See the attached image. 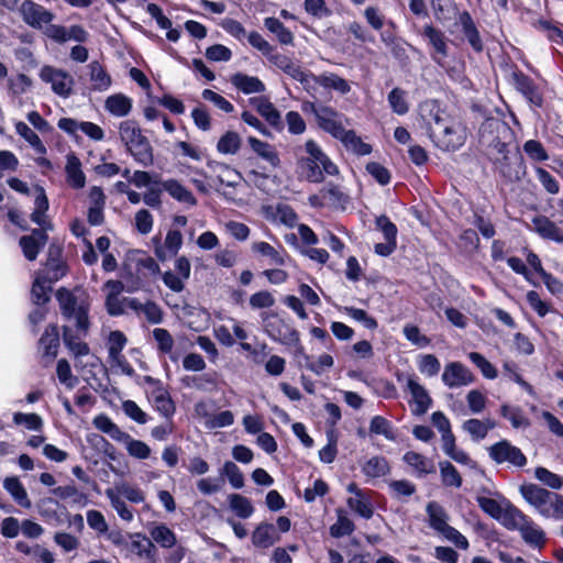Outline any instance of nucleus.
<instances>
[{
  "label": "nucleus",
  "instance_id": "72a5a7b5",
  "mask_svg": "<svg viewBox=\"0 0 563 563\" xmlns=\"http://www.w3.org/2000/svg\"><path fill=\"white\" fill-rule=\"evenodd\" d=\"M442 450L450 459L456 463L468 466L471 468H476V462L473 461L465 451L457 448L454 435L442 440Z\"/></svg>",
  "mask_w": 563,
  "mask_h": 563
},
{
  "label": "nucleus",
  "instance_id": "f704fd0d",
  "mask_svg": "<svg viewBox=\"0 0 563 563\" xmlns=\"http://www.w3.org/2000/svg\"><path fill=\"white\" fill-rule=\"evenodd\" d=\"M208 167L217 174L219 183L225 186L234 187L241 179L240 173L224 163L210 161Z\"/></svg>",
  "mask_w": 563,
  "mask_h": 563
},
{
  "label": "nucleus",
  "instance_id": "7ed1b4c3",
  "mask_svg": "<svg viewBox=\"0 0 563 563\" xmlns=\"http://www.w3.org/2000/svg\"><path fill=\"white\" fill-rule=\"evenodd\" d=\"M120 142L133 159L143 167H150L154 163L153 147L142 129L134 120L121 121L118 125Z\"/></svg>",
  "mask_w": 563,
  "mask_h": 563
},
{
  "label": "nucleus",
  "instance_id": "680f3d73",
  "mask_svg": "<svg viewBox=\"0 0 563 563\" xmlns=\"http://www.w3.org/2000/svg\"><path fill=\"white\" fill-rule=\"evenodd\" d=\"M534 477L551 489L559 490L563 487V476L539 466L534 470Z\"/></svg>",
  "mask_w": 563,
  "mask_h": 563
},
{
  "label": "nucleus",
  "instance_id": "393cba45",
  "mask_svg": "<svg viewBox=\"0 0 563 563\" xmlns=\"http://www.w3.org/2000/svg\"><path fill=\"white\" fill-rule=\"evenodd\" d=\"M183 245V235L178 230H169L163 245L155 249V255L159 261H167L177 255Z\"/></svg>",
  "mask_w": 563,
  "mask_h": 563
},
{
  "label": "nucleus",
  "instance_id": "69168bd1",
  "mask_svg": "<svg viewBox=\"0 0 563 563\" xmlns=\"http://www.w3.org/2000/svg\"><path fill=\"white\" fill-rule=\"evenodd\" d=\"M439 467H440V474H441L442 482L445 486H451V487H456V488L461 487L462 477L459 474V472L454 465H452L448 461H443V462L439 463Z\"/></svg>",
  "mask_w": 563,
  "mask_h": 563
},
{
  "label": "nucleus",
  "instance_id": "c85d7f7f",
  "mask_svg": "<svg viewBox=\"0 0 563 563\" xmlns=\"http://www.w3.org/2000/svg\"><path fill=\"white\" fill-rule=\"evenodd\" d=\"M247 143L252 151L271 167L276 168L279 166L280 159L278 153L272 144L261 141L254 136H249Z\"/></svg>",
  "mask_w": 563,
  "mask_h": 563
},
{
  "label": "nucleus",
  "instance_id": "f8f14e48",
  "mask_svg": "<svg viewBox=\"0 0 563 563\" xmlns=\"http://www.w3.org/2000/svg\"><path fill=\"white\" fill-rule=\"evenodd\" d=\"M406 390L410 394L409 406L412 415H424L432 405L428 390L419 383L418 377L408 375L406 377Z\"/></svg>",
  "mask_w": 563,
  "mask_h": 563
},
{
  "label": "nucleus",
  "instance_id": "4d7b16f0",
  "mask_svg": "<svg viewBox=\"0 0 563 563\" xmlns=\"http://www.w3.org/2000/svg\"><path fill=\"white\" fill-rule=\"evenodd\" d=\"M229 504L231 510L240 518L246 519L252 516L254 508L249 498L232 494L229 496Z\"/></svg>",
  "mask_w": 563,
  "mask_h": 563
},
{
  "label": "nucleus",
  "instance_id": "e433bc0d",
  "mask_svg": "<svg viewBox=\"0 0 563 563\" xmlns=\"http://www.w3.org/2000/svg\"><path fill=\"white\" fill-rule=\"evenodd\" d=\"M52 284L53 283L46 278V275L36 274L31 289L32 301L35 305L42 306L49 300Z\"/></svg>",
  "mask_w": 563,
  "mask_h": 563
},
{
  "label": "nucleus",
  "instance_id": "f03ea898",
  "mask_svg": "<svg viewBox=\"0 0 563 563\" xmlns=\"http://www.w3.org/2000/svg\"><path fill=\"white\" fill-rule=\"evenodd\" d=\"M48 199L43 187L35 188L34 210L31 213V220L40 227L32 231L30 235L20 239V246L26 260L34 261L41 249L47 241L45 231L51 229L46 213L48 211Z\"/></svg>",
  "mask_w": 563,
  "mask_h": 563
},
{
  "label": "nucleus",
  "instance_id": "338daca9",
  "mask_svg": "<svg viewBox=\"0 0 563 563\" xmlns=\"http://www.w3.org/2000/svg\"><path fill=\"white\" fill-rule=\"evenodd\" d=\"M418 368L421 374L433 377L440 372L441 364L433 354H423L418 358Z\"/></svg>",
  "mask_w": 563,
  "mask_h": 563
},
{
  "label": "nucleus",
  "instance_id": "052dcab7",
  "mask_svg": "<svg viewBox=\"0 0 563 563\" xmlns=\"http://www.w3.org/2000/svg\"><path fill=\"white\" fill-rule=\"evenodd\" d=\"M113 489L119 496L125 497L133 504H141L145 500V493L137 486L126 482L118 483Z\"/></svg>",
  "mask_w": 563,
  "mask_h": 563
},
{
  "label": "nucleus",
  "instance_id": "a19ab883",
  "mask_svg": "<svg viewBox=\"0 0 563 563\" xmlns=\"http://www.w3.org/2000/svg\"><path fill=\"white\" fill-rule=\"evenodd\" d=\"M242 146V137L235 131H227L217 143V151L223 155H235Z\"/></svg>",
  "mask_w": 563,
  "mask_h": 563
},
{
  "label": "nucleus",
  "instance_id": "58836bf2",
  "mask_svg": "<svg viewBox=\"0 0 563 563\" xmlns=\"http://www.w3.org/2000/svg\"><path fill=\"white\" fill-rule=\"evenodd\" d=\"M344 146L352 153L364 156L372 152V146L355 134L352 130H344L342 135L338 137Z\"/></svg>",
  "mask_w": 563,
  "mask_h": 563
},
{
  "label": "nucleus",
  "instance_id": "1a4fd4ad",
  "mask_svg": "<svg viewBox=\"0 0 563 563\" xmlns=\"http://www.w3.org/2000/svg\"><path fill=\"white\" fill-rule=\"evenodd\" d=\"M64 342L74 355L76 367H96L99 358L90 352V347L79 334H74L70 325L64 327Z\"/></svg>",
  "mask_w": 563,
  "mask_h": 563
},
{
  "label": "nucleus",
  "instance_id": "a211bd4d",
  "mask_svg": "<svg viewBox=\"0 0 563 563\" xmlns=\"http://www.w3.org/2000/svg\"><path fill=\"white\" fill-rule=\"evenodd\" d=\"M423 36L432 47V59L437 64L443 65V60L448 57V44L444 33L432 25L427 24L423 27Z\"/></svg>",
  "mask_w": 563,
  "mask_h": 563
},
{
  "label": "nucleus",
  "instance_id": "c756f323",
  "mask_svg": "<svg viewBox=\"0 0 563 563\" xmlns=\"http://www.w3.org/2000/svg\"><path fill=\"white\" fill-rule=\"evenodd\" d=\"M205 409L203 404L196 405V412L205 418V427L208 429H219L230 427L234 423V415L230 410H223L217 413L208 415L202 413Z\"/></svg>",
  "mask_w": 563,
  "mask_h": 563
},
{
  "label": "nucleus",
  "instance_id": "3c124183",
  "mask_svg": "<svg viewBox=\"0 0 563 563\" xmlns=\"http://www.w3.org/2000/svg\"><path fill=\"white\" fill-rule=\"evenodd\" d=\"M264 25L269 32L276 35L282 44L288 45L292 43V33L278 19L272 16L266 18Z\"/></svg>",
  "mask_w": 563,
  "mask_h": 563
},
{
  "label": "nucleus",
  "instance_id": "13d9d810",
  "mask_svg": "<svg viewBox=\"0 0 563 563\" xmlns=\"http://www.w3.org/2000/svg\"><path fill=\"white\" fill-rule=\"evenodd\" d=\"M500 415L508 419L515 429L528 428L530 426L529 420L519 407H511L505 404L500 407Z\"/></svg>",
  "mask_w": 563,
  "mask_h": 563
},
{
  "label": "nucleus",
  "instance_id": "ddd939ff",
  "mask_svg": "<svg viewBox=\"0 0 563 563\" xmlns=\"http://www.w3.org/2000/svg\"><path fill=\"white\" fill-rule=\"evenodd\" d=\"M311 112L323 131L335 139L342 135L345 130L342 114L328 106H311Z\"/></svg>",
  "mask_w": 563,
  "mask_h": 563
},
{
  "label": "nucleus",
  "instance_id": "4468645a",
  "mask_svg": "<svg viewBox=\"0 0 563 563\" xmlns=\"http://www.w3.org/2000/svg\"><path fill=\"white\" fill-rule=\"evenodd\" d=\"M57 126L70 136H77V132L80 131L96 142L104 139V131L93 122L62 118L58 120Z\"/></svg>",
  "mask_w": 563,
  "mask_h": 563
},
{
  "label": "nucleus",
  "instance_id": "f257e3e1",
  "mask_svg": "<svg viewBox=\"0 0 563 563\" xmlns=\"http://www.w3.org/2000/svg\"><path fill=\"white\" fill-rule=\"evenodd\" d=\"M420 118L430 139L443 151H456L466 140V130L455 118L448 114L435 100L419 106Z\"/></svg>",
  "mask_w": 563,
  "mask_h": 563
},
{
  "label": "nucleus",
  "instance_id": "bb28decb",
  "mask_svg": "<svg viewBox=\"0 0 563 563\" xmlns=\"http://www.w3.org/2000/svg\"><path fill=\"white\" fill-rule=\"evenodd\" d=\"M312 84L319 85L327 90L336 91L340 95H346L351 91L350 82L334 73L314 75Z\"/></svg>",
  "mask_w": 563,
  "mask_h": 563
},
{
  "label": "nucleus",
  "instance_id": "39448f33",
  "mask_svg": "<svg viewBox=\"0 0 563 563\" xmlns=\"http://www.w3.org/2000/svg\"><path fill=\"white\" fill-rule=\"evenodd\" d=\"M305 148L308 156L300 159V168L309 181L321 183L324 174L330 176L339 174L338 166L314 141H307Z\"/></svg>",
  "mask_w": 563,
  "mask_h": 563
},
{
  "label": "nucleus",
  "instance_id": "a18cd8bd",
  "mask_svg": "<svg viewBox=\"0 0 563 563\" xmlns=\"http://www.w3.org/2000/svg\"><path fill=\"white\" fill-rule=\"evenodd\" d=\"M404 461L420 475H426L434 472L433 461L418 452L409 451L405 453Z\"/></svg>",
  "mask_w": 563,
  "mask_h": 563
},
{
  "label": "nucleus",
  "instance_id": "c03bdc74",
  "mask_svg": "<svg viewBox=\"0 0 563 563\" xmlns=\"http://www.w3.org/2000/svg\"><path fill=\"white\" fill-rule=\"evenodd\" d=\"M276 540L277 534L274 526L271 523L260 525L252 536V541L254 545L263 549L272 547L276 542Z\"/></svg>",
  "mask_w": 563,
  "mask_h": 563
},
{
  "label": "nucleus",
  "instance_id": "7c9ffc66",
  "mask_svg": "<svg viewBox=\"0 0 563 563\" xmlns=\"http://www.w3.org/2000/svg\"><path fill=\"white\" fill-rule=\"evenodd\" d=\"M132 99L124 93H113L104 101V109L113 117L124 118L132 110Z\"/></svg>",
  "mask_w": 563,
  "mask_h": 563
},
{
  "label": "nucleus",
  "instance_id": "412c9836",
  "mask_svg": "<svg viewBox=\"0 0 563 563\" xmlns=\"http://www.w3.org/2000/svg\"><path fill=\"white\" fill-rule=\"evenodd\" d=\"M514 80L517 90L520 91L532 106L538 108L542 107L543 97L532 79L522 73H518L514 75Z\"/></svg>",
  "mask_w": 563,
  "mask_h": 563
},
{
  "label": "nucleus",
  "instance_id": "a878e982",
  "mask_svg": "<svg viewBox=\"0 0 563 563\" xmlns=\"http://www.w3.org/2000/svg\"><path fill=\"white\" fill-rule=\"evenodd\" d=\"M128 303L131 305L137 317H144L150 323L158 324L163 321L164 313L161 307L151 300L141 302L139 299L130 300Z\"/></svg>",
  "mask_w": 563,
  "mask_h": 563
},
{
  "label": "nucleus",
  "instance_id": "774afa93",
  "mask_svg": "<svg viewBox=\"0 0 563 563\" xmlns=\"http://www.w3.org/2000/svg\"><path fill=\"white\" fill-rule=\"evenodd\" d=\"M371 433L384 435L387 440H395L396 435L393 431L390 422L382 416H375L369 423Z\"/></svg>",
  "mask_w": 563,
  "mask_h": 563
},
{
  "label": "nucleus",
  "instance_id": "2f4dec72",
  "mask_svg": "<svg viewBox=\"0 0 563 563\" xmlns=\"http://www.w3.org/2000/svg\"><path fill=\"white\" fill-rule=\"evenodd\" d=\"M522 540L533 548H541L545 543V532L529 516L519 530Z\"/></svg>",
  "mask_w": 563,
  "mask_h": 563
},
{
  "label": "nucleus",
  "instance_id": "0eeeda50",
  "mask_svg": "<svg viewBox=\"0 0 563 563\" xmlns=\"http://www.w3.org/2000/svg\"><path fill=\"white\" fill-rule=\"evenodd\" d=\"M426 511L429 518V526L434 531L459 549L466 550L468 548L467 539L459 530L449 525V515L440 504L430 501L427 505Z\"/></svg>",
  "mask_w": 563,
  "mask_h": 563
},
{
  "label": "nucleus",
  "instance_id": "09e8293b",
  "mask_svg": "<svg viewBox=\"0 0 563 563\" xmlns=\"http://www.w3.org/2000/svg\"><path fill=\"white\" fill-rule=\"evenodd\" d=\"M476 500L481 509L497 521L506 508V504L509 503V500L505 498L497 500L485 496H478Z\"/></svg>",
  "mask_w": 563,
  "mask_h": 563
},
{
  "label": "nucleus",
  "instance_id": "6ab92c4d",
  "mask_svg": "<svg viewBox=\"0 0 563 563\" xmlns=\"http://www.w3.org/2000/svg\"><path fill=\"white\" fill-rule=\"evenodd\" d=\"M162 188L166 191L174 200L179 203L185 205L186 207H195L197 205V199L194 194L179 180L169 178L162 181Z\"/></svg>",
  "mask_w": 563,
  "mask_h": 563
},
{
  "label": "nucleus",
  "instance_id": "37998d69",
  "mask_svg": "<svg viewBox=\"0 0 563 563\" xmlns=\"http://www.w3.org/2000/svg\"><path fill=\"white\" fill-rule=\"evenodd\" d=\"M153 338L156 342L157 350L162 354H168L172 362L178 361V355L173 353L174 339L172 334L164 328H155L152 331Z\"/></svg>",
  "mask_w": 563,
  "mask_h": 563
},
{
  "label": "nucleus",
  "instance_id": "8fccbe9b",
  "mask_svg": "<svg viewBox=\"0 0 563 563\" xmlns=\"http://www.w3.org/2000/svg\"><path fill=\"white\" fill-rule=\"evenodd\" d=\"M151 538L162 548H173L176 542V534L165 525H157L150 530Z\"/></svg>",
  "mask_w": 563,
  "mask_h": 563
},
{
  "label": "nucleus",
  "instance_id": "bf43d9fd",
  "mask_svg": "<svg viewBox=\"0 0 563 563\" xmlns=\"http://www.w3.org/2000/svg\"><path fill=\"white\" fill-rule=\"evenodd\" d=\"M336 512L338 520L330 527V534L334 538H341L351 534L355 528L353 521L346 516L344 510L339 509Z\"/></svg>",
  "mask_w": 563,
  "mask_h": 563
},
{
  "label": "nucleus",
  "instance_id": "e2e57ef3",
  "mask_svg": "<svg viewBox=\"0 0 563 563\" xmlns=\"http://www.w3.org/2000/svg\"><path fill=\"white\" fill-rule=\"evenodd\" d=\"M220 474L227 477L233 488L240 489L244 486V475L235 463L231 461L224 462Z\"/></svg>",
  "mask_w": 563,
  "mask_h": 563
},
{
  "label": "nucleus",
  "instance_id": "79ce46f5",
  "mask_svg": "<svg viewBox=\"0 0 563 563\" xmlns=\"http://www.w3.org/2000/svg\"><path fill=\"white\" fill-rule=\"evenodd\" d=\"M460 22L463 33L472 48L476 52H482L483 43L471 15L467 12H463L460 16Z\"/></svg>",
  "mask_w": 563,
  "mask_h": 563
},
{
  "label": "nucleus",
  "instance_id": "473e14b6",
  "mask_svg": "<svg viewBox=\"0 0 563 563\" xmlns=\"http://www.w3.org/2000/svg\"><path fill=\"white\" fill-rule=\"evenodd\" d=\"M528 516L523 514L520 509L514 506L510 501L506 504V508L504 509L498 522L503 525L508 530H517L519 531L522 528L523 522Z\"/></svg>",
  "mask_w": 563,
  "mask_h": 563
},
{
  "label": "nucleus",
  "instance_id": "4c0bfd02",
  "mask_svg": "<svg viewBox=\"0 0 563 563\" xmlns=\"http://www.w3.org/2000/svg\"><path fill=\"white\" fill-rule=\"evenodd\" d=\"M4 489L11 495L14 501L23 508L31 507V500L27 496L26 489L15 476L7 477L3 481Z\"/></svg>",
  "mask_w": 563,
  "mask_h": 563
},
{
  "label": "nucleus",
  "instance_id": "dca6fc26",
  "mask_svg": "<svg viewBox=\"0 0 563 563\" xmlns=\"http://www.w3.org/2000/svg\"><path fill=\"white\" fill-rule=\"evenodd\" d=\"M473 373L460 362H450L444 366L442 382L449 388H460L474 382Z\"/></svg>",
  "mask_w": 563,
  "mask_h": 563
},
{
  "label": "nucleus",
  "instance_id": "5fc2aeb1",
  "mask_svg": "<svg viewBox=\"0 0 563 563\" xmlns=\"http://www.w3.org/2000/svg\"><path fill=\"white\" fill-rule=\"evenodd\" d=\"M389 107L393 112L398 115H404L409 111V103L407 101V92L400 88H394L387 96Z\"/></svg>",
  "mask_w": 563,
  "mask_h": 563
},
{
  "label": "nucleus",
  "instance_id": "cd10ccee",
  "mask_svg": "<svg viewBox=\"0 0 563 563\" xmlns=\"http://www.w3.org/2000/svg\"><path fill=\"white\" fill-rule=\"evenodd\" d=\"M230 82L244 95L261 93L266 89L265 84L260 78L242 73L232 75Z\"/></svg>",
  "mask_w": 563,
  "mask_h": 563
},
{
  "label": "nucleus",
  "instance_id": "9b49d317",
  "mask_svg": "<svg viewBox=\"0 0 563 563\" xmlns=\"http://www.w3.org/2000/svg\"><path fill=\"white\" fill-rule=\"evenodd\" d=\"M489 457L497 464L521 468L527 464V457L522 451L507 440H501L488 449Z\"/></svg>",
  "mask_w": 563,
  "mask_h": 563
},
{
  "label": "nucleus",
  "instance_id": "b1692460",
  "mask_svg": "<svg viewBox=\"0 0 563 563\" xmlns=\"http://www.w3.org/2000/svg\"><path fill=\"white\" fill-rule=\"evenodd\" d=\"M87 69L92 90L102 92L111 87V76L99 62L93 60L89 63Z\"/></svg>",
  "mask_w": 563,
  "mask_h": 563
},
{
  "label": "nucleus",
  "instance_id": "49530a36",
  "mask_svg": "<svg viewBox=\"0 0 563 563\" xmlns=\"http://www.w3.org/2000/svg\"><path fill=\"white\" fill-rule=\"evenodd\" d=\"M494 428L495 422L490 419L484 421L478 419H468L463 423V430L476 441L483 440L487 435L488 431Z\"/></svg>",
  "mask_w": 563,
  "mask_h": 563
},
{
  "label": "nucleus",
  "instance_id": "423d86ee",
  "mask_svg": "<svg viewBox=\"0 0 563 563\" xmlns=\"http://www.w3.org/2000/svg\"><path fill=\"white\" fill-rule=\"evenodd\" d=\"M260 317L263 331L271 340L288 347H296L302 351L299 332L292 325L273 311H263Z\"/></svg>",
  "mask_w": 563,
  "mask_h": 563
},
{
  "label": "nucleus",
  "instance_id": "6e6d98bb",
  "mask_svg": "<svg viewBox=\"0 0 563 563\" xmlns=\"http://www.w3.org/2000/svg\"><path fill=\"white\" fill-rule=\"evenodd\" d=\"M362 471L365 476L376 478L386 475L389 471V465L386 459L374 456L363 465Z\"/></svg>",
  "mask_w": 563,
  "mask_h": 563
},
{
  "label": "nucleus",
  "instance_id": "0e129e2a",
  "mask_svg": "<svg viewBox=\"0 0 563 563\" xmlns=\"http://www.w3.org/2000/svg\"><path fill=\"white\" fill-rule=\"evenodd\" d=\"M128 338L122 331H110L106 341L108 356L122 354V351L124 350Z\"/></svg>",
  "mask_w": 563,
  "mask_h": 563
},
{
  "label": "nucleus",
  "instance_id": "ea45409f",
  "mask_svg": "<svg viewBox=\"0 0 563 563\" xmlns=\"http://www.w3.org/2000/svg\"><path fill=\"white\" fill-rule=\"evenodd\" d=\"M14 125L15 132L27 142L36 154L45 155L47 153V148L40 136L25 122L18 121Z\"/></svg>",
  "mask_w": 563,
  "mask_h": 563
},
{
  "label": "nucleus",
  "instance_id": "5701e85b",
  "mask_svg": "<svg viewBox=\"0 0 563 563\" xmlns=\"http://www.w3.org/2000/svg\"><path fill=\"white\" fill-rule=\"evenodd\" d=\"M252 251L269 260V264L286 266L290 262V257L287 255L284 247L276 249L267 242H254L252 244Z\"/></svg>",
  "mask_w": 563,
  "mask_h": 563
},
{
  "label": "nucleus",
  "instance_id": "c9c22d12",
  "mask_svg": "<svg viewBox=\"0 0 563 563\" xmlns=\"http://www.w3.org/2000/svg\"><path fill=\"white\" fill-rule=\"evenodd\" d=\"M251 103L256 111L272 125L278 126L282 123L279 111L275 106L265 97L252 98Z\"/></svg>",
  "mask_w": 563,
  "mask_h": 563
},
{
  "label": "nucleus",
  "instance_id": "20e7f679",
  "mask_svg": "<svg viewBox=\"0 0 563 563\" xmlns=\"http://www.w3.org/2000/svg\"><path fill=\"white\" fill-rule=\"evenodd\" d=\"M523 499L544 519L563 520V495L550 492L537 484L520 487Z\"/></svg>",
  "mask_w": 563,
  "mask_h": 563
},
{
  "label": "nucleus",
  "instance_id": "6e6552de",
  "mask_svg": "<svg viewBox=\"0 0 563 563\" xmlns=\"http://www.w3.org/2000/svg\"><path fill=\"white\" fill-rule=\"evenodd\" d=\"M56 298L59 302L62 313L68 321L74 322L76 329L86 334L89 321H88V306L82 299H78L67 289H59L56 294Z\"/></svg>",
  "mask_w": 563,
  "mask_h": 563
},
{
  "label": "nucleus",
  "instance_id": "4be33fe9",
  "mask_svg": "<svg viewBox=\"0 0 563 563\" xmlns=\"http://www.w3.org/2000/svg\"><path fill=\"white\" fill-rule=\"evenodd\" d=\"M532 230L542 239L550 240L560 244L563 243V231L547 217H534L532 220Z\"/></svg>",
  "mask_w": 563,
  "mask_h": 563
},
{
  "label": "nucleus",
  "instance_id": "aec40b11",
  "mask_svg": "<svg viewBox=\"0 0 563 563\" xmlns=\"http://www.w3.org/2000/svg\"><path fill=\"white\" fill-rule=\"evenodd\" d=\"M65 174L69 187L73 189H81L85 187L86 175L82 170V164L74 153H69L66 156Z\"/></svg>",
  "mask_w": 563,
  "mask_h": 563
},
{
  "label": "nucleus",
  "instance_id": "f3484780",
  "mask_svg": "<svg viewBox=\"0 0 563 563\" xmlns=\"http://www.w3.org/2000/svg\"><path fill=\"white\" fill-rule=\"evenodd\" d=\"M148 380L152 383V386L147 391L148 400L163 417H172L175 412V405L169 393L162 384L154 382L152 378H148Z\"/></svg>",
  "mask_w": 563,
  "mask_h": 563
},
{
  "label": "nucleus",
  "instance_id": "864d4df0",
  "mask_svg": "<svg viewBox=\"0 0 563 563\" xmlns=\"http://www.w3.org/2000/svg\"><path fill=\"white\" fill-rule=\"evenodd\" d=\"M107 498L109 499L112 508L117 511L119 517L124 521H132L134 518L133 511L128 507L121 496L114 492L112 488H108L104 492Z\"/></svg>",
  "mask_w": 563,
  "mask_h": 563
},
{
  "label": "nucleus",
  "instance_id": "de8ad7c7",
  "mask_svg": "<svg viewBox=\"0 0 563 563\" xmlns=\"http://www.w3.org/2000/svg\"><path fill=\"white\" fill-rule=\"evenodd\" d=\"M346 503L350 509L360 517L365 519L373 517L374 509L368 493L365 495H358V497H350Z\"/></svg>",
  "mask_w": 563,
  "mask_h": 563
},
{
  "label": "nucleus",
  "instance_id": "2eb2a0df",
  "mask_svg": "<svg viewBox=\"0 0 563 563\" xmlns=\"http://www.w3.org/2000/svg\"><path fill=\"white\" fill-rule=\"evenodd\" d=\"M20 13L27 25L40 30L49 24L54 19V14L51 11L31 0L22 2Z\"/></svg>",
  "mask_w": 563,
  "mask_h": 563
},
{
  "label": "nucleus",
  "instance_id": "9d476101",
  "mask_svg": "<svg viewBox=\"0 0 563 563\" xmlns=\"http://www.w3.org/2000/svg\"><path fill=\"white\" fill-rule=\"evenodd\" d=\"M38 76L43 82L51 86L55 95L62 98H68L71 95L75 82L68 71L45 65L41 68Z\"/></svg>",
  "mask_w": 563,
  "mask_h": 563
},
{
  "label": "nucleus",
  "instance_id": "603ef678",
  "mask_svg": "<svg viewBox=\"0 0 563 563\" xmlns=\"http://www.w3.org/2000/svg\"><path fill=\"white\" fill-rule=\"evenodd\" d=\"M59 345L58 332L56 327L49 325L40 339V347L47 356H55Z\"/></svg>",
  "mask_w": 563,
  "mask_h": 563
}]
</instances>
